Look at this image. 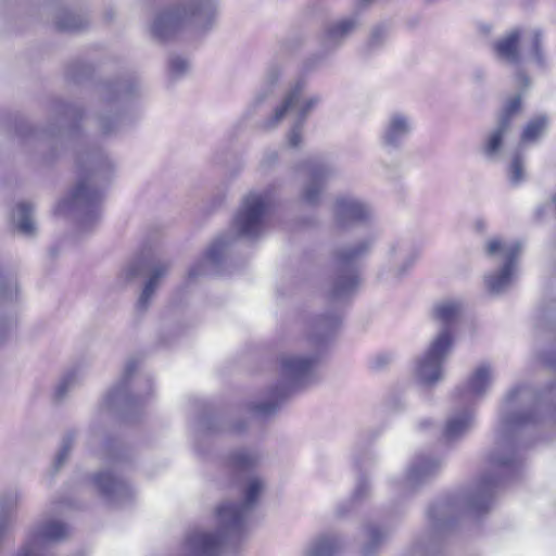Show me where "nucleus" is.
<instances>
[{
    "instance_id": "24",
    "label": "nucleus",
    "mask_w": 556,
    "mask_h": 556,
    "mask_svg": "<svg viewBox=\"0 0 556 556\" xmlns=\"http://www.w3.org/2000/svg\"><path fill=\"white\" fill-rule=\"evenodd\" d=\"M497 483L498 477L488 475L481 477L477 485L464 498L465 509L477 515L486 511L491 506Z\"/></svg>"
},
{
    "instance_id": "8",
    "label": "nucleus",
    "mask_w": 556,
    "mask_h": 556,
    "mask_svg": "<svg viewBox=\"0 0 556 556\" xmlns=\"http://www.w3.org/2000/svg\"><path fill=\"white\" fill-rule=\"evenodd\" d=\"M138 363L131 358L125 364L119 380L109 390L104 397L108 409L128 413L141 405L152 393L151 377L146 374L137 375Z\"/></svg>"
},
{
    "instance_id": "25",
    "label": "nucleus",
    "mask_w": 556,
    "mask_h": 556,
    "mask_svg": "<svg viewBox=\"0 0 556 556\" xmlns=\"http://www.w3.org/2000/svg\"><path fill=\"white\" fill-rule=\"evenodd\" d=\"M377 212L374 205L359 197L350 195V232L377 231Z\"/></svg>"
},
{
    "instance_id": "26",
    "label": "nucleus",
    "mask_w": 556,
    "mask_h": 556,
    "mask_svg": "<svg viewBox=\"0 0 556 556\" xmlns=\"http://www.w3.org/2000/svg\"><path fill=\"white\" fill-rule=\"evenodd\" d=\"M67 535V525L55 519L42 520L31 527L26 533V536H34V545L42 552H46L47 544L60 542Z\"/></svg>"
},
{
    "instance_id": "13",
    "label": "nucleus",
    "mask_w": 556,
    "mask_h": 556,
    "mask_svg": "<svg viewBox=\"0 0 556 556\" xmlns=\"http://www.w3.org/2000/svg\"><path fill=\"white\" fill-rule=\"evenodd\" d=\"M519 43H521L525 55H529L538 63L542 62L540 53L541 33L538 29H531L523 34L514 29L501 37L493 45L496 59L507 64H518L521 60Z\"/></svg>"
},
{
    "instance_id": "38",
    "label": "nucleus",
    "mask_w": 556,
    "mask_h": 556,
    "mask_svg": "<svg viewBox=\"0 0 556 556\" xmlns=\"http://www.w3.org/2000/svg\"><path fill=\"white\" fill-rule=\"evenodd\" d=\"M348 34V20L342 18L338 22L329 24L323 36V45L327 49H331L341 43Z\"/></svg>"
},
{
    "instance_id": "47",
    "label": "nucleus",
    "mask_w": 556,
    "mask_h": 556,
    "mask_svg": "<svg viewBox=\"0 0 556 556\" xmlns=\"http://www.w3.org/2000/svg\"><path fill=\"white\" fill-rule=\"evenodd\" d=\"M34 536H25L22 545L15 551L13 556H50L46 552L34 545Z\"/></svg>"
},
{
    "instance_id": "23",
    "label": "nucleus",
    "mask_w": 556,
    "mask_h": 556,
    "mask_svg": "<svg viewBox=\"0 0 556 556\" xmlns=\"http://www.w3.org/2000/svg\"><path fill=\"white\" fill-rule=\"evenodd\" d=\"M475 426V406L459 404L454 401V407L450 412L443 437L446 441L452 442L465 437Z\"/></svg>"
},
{
    "instance_id": "27",
    "label": "nucleus",
    "mask_w": 556,
    "mask_h": 556,
    "mask_svg": "<svg viewBox=\"0 0 556 556\" xmlns=\"http://www.w3.org/2000/svg\"><path fill=\"white\" fill-rule=\"evenodd\" d=\"M441 468V462L428 456H417L410 463L403 481V489L410 491L434 476Z\"/></svg>"
},
{
    "instance_id": "7",
    "label": "nucleus",
    "mask_w": 556,
    "mask_h": 556,
    "mask_svg": "<svg viewBox=\"0 0 556 556\" xmlns=\"http://www.w3.org/2000/svg\"><path fill=\"white\" fill-rule=\"evenodd\" d=\"M314 362L313 357L292 354L282 355L280 357V371L283 382L270 390L268 400L250 404V413L262 419L275 415L291 388L311 380Z\"/></svg>"
},
{
    "instance_id": "20",
    "label": "nucleus",
    "mask_w": 556,
    "mask_h": 556,
    "mask_svg": "<svg viewBox=\"0 0 556 556\" xmlns=\"http://www.w3.org/2000/svg\"><path fill=\"white\" fill-rule=\"evenodd\" d=\"M345 536L343 533L327 530L312 536L302 547L300 556H344Z\"/></svg>"
},
{
    "instance_id": "42",
    "label": "nucleus",
    "mask_w": 556,
    "mask_h": 556,
    "mask_svg": "<svg viewBox=\"0 0 556 556\" xmlns=\"http://www.w3.org/2000/svg\"><path fill=\"white\" fill-rule=\"evenodd\" d=\"M366 545L364 546V553L370 554L378 547L388 536V532L381 530L376 526H369L366 529Z\"/></svg>"
},
{
    "instance_id": "49",
    "label": "nucleus",
    "mask_w": 556,
    "mask_h": 556,
    "mask_svg": "<svg viewBox=\"0 0 556 556\" xmlns=\"http://www.w3.org/2000/svg\"><path fill=\"white\" fill-rule=\"evenodd\" d=\"M389 37V27L387 25L376 26L369 37V46L371 48H378L386 42Z\"/></svg>"
},
{
    "instance_id": "2",
    "label": "nucleus",
    "mask_w": 556,
    "mask_h": 556,
    "mask_svg": "<svg viewBox=\"0 0 556 556\" xmlns=\"http://www.w3.org/2000/svg\"><path fill=\"white\" fill-rule=\"evenodd\" d=\"M547 399L529 386L511 389L503 403L493 451L489 457L492 469L504 472L516 460L518 433L521 429L541 421L545 415L555 414Z\"/></svg>"
},
{
    "instance_id": "15",
    "label": "nucleus",
    "mask_w": 556,
    "mask_h": 556,
    "mask_svg": "<svg viewBox=\"0 0 556 556\" xmlns=\"http://www.w3.org/2000/svg\"><path fill=\"white\" fill-rule=\"evenodd\" d=\"M416 261L415 253L405 241H395L389 245L387 258L378 278L384 285L397 283L413 267Z\"/></svg>"
},
{
    "instance_id": "60",
    "label": "nucleus",
    "mask_w": 556,
    "mask_h": 556,
    "mask_svg": "<svg viewBox=\"0 0 556 556\" xmlns=\"http://www.w3.org/2000/svg\"><path fill=\"white\" fill-rule=\"evenodd\" d=\"M402 407H404V404H402L401 406H396V405H394V406H393V409H394V410H399V409H401Z\"/></svg>"
},
{
    "instance_id": "53",
    "label": "nucleus",
    "mask_w": 556,
    "mask_h": 556,
    "mask_svg": "<svg viewBox=\"0 0 556 556\" xmlns=\"http://www.w3.org/2000/svg\"><path fill=\"white\" fill-rule=\"evenodd\" d=\"M369 491V484L366 478H361L355 491V498L364 497Z\"/></svg>"
},
{
    "instance_id": "18",
    "label": "nucleus",
    "mask_w": 556,
    "mask_h": 556,
    "mask_svg": "<svg viewBox=\"0 0 556 556\" xmlns=\"http://www.w3.org/2000/svg\"><path fill=\"white\" fill-rule=\"evenodd\" d=\"M307 170L309 179L303 186L300 199L303 203L315 206L319 203L320 194L326 182L333 176V167L319 160H308L302 164Z\"/></svg>"
},
{
    "instance_id": "29",
    "label": "nucleus",
    "mask_w": 556,
    "mask_h": 556,
    "mask_svg": "<svg viewBox=\"0 0 556 556\" xmlns=\"http://www.w3.org/2000/svg\"><path fill=\"white\" fill-rule=\"evenodd\" d=\"M169 267L170 264L168 262H159L151 268L150 277L144 283L136 303L137 313L143 314L148 311L159 288L160 280L168 273Z\"/></svg>"
},
{
    "instance_id": "40",
    "label": "nucleus",
    "mask_w": 556,
    "mask_h": 556,
    "mask_svg": "<svg viewBox=\"0 0 556 556\" xmlns=\"http://www.w3.org/2000/svg\"><path fill=\"white\" fill-rule=\"evenodd\" d=\"M78 383L76 371H68L61 377L53 391L55 402H62L66 399L68 392Z\"/></svg>"
},
{
    "instance_id": "57",
    "label": "nucleus",
    "mask_w": 556,
    "mask_h": 556,
    "mask_svg": "<svg viewBox=\"0 0 556 556\" xmlns=\"http://www.w3.org/2000/svg\"><path fill=\"white\" fill-rule=\"evenodd\" d=\"M390 361V357L389 356H377L375 358V364H376V367H381L386 364H388Z\"/></svg>"
},
{
    "instance_id": "45",
    "label": "nucleus",
    "mask_w": 556,
    "mask_h": 556,
    "mask_svg": "<svg viewBox=\"0 0 556 556\" xmlns=\"http://www.w3.org/2000/svg\"><path fill=\"white\" fill-rule=\"evenodd\" d=\"M17 295V283L11 274L0 276V299L11 301Z\"/></svg>"
},
{
    "instance_id": "44",
    "label": "nucleus",
    "mask_w": 556,
    "mask_h": 556,
    "mask_svg": "<svg viewBox=\"0 0 556 556\" xmlns=\"http://www.w3.org/2000/svg\"><path fill=\"white\" fill-rule=\"evenodd\" d=\"M201 427L210 431H231L240 433L247 428L245 421H238L235 425H222L216 418H204Z\"/></svg>"
},
{
    "instance_id": "50",
    "label": "nucleus",
    "mask_w": 556,
    "mask_h": 556,
    "mask_svg": "<svg viewBox=\"0 0 556 556\" xmlns=\"http://www.w3.org/2000/svg\"><path fill=\"white\" fill-rule=\"evenodd\" d=\"M333 212L336 222L344 228L348 222V201L344 197L337 199Z\"/></svg>"
},
{
    "instance_id": "3",
    "label": "nucleus",
    "mask_w": 556,
    "mask_h": 556,
    "mask_svg": "<svg viewBox=\"0 0 556 556\" xmlns=\"http://www.w3.org/2000/svg\"><path fill=\"white\" fill-rule=\"evenodd\" d=\"M264 489L265 481L261 477L252 475L244 478L241 483L242 501H225L216 509L219 529L216 532L191 531L179 556H218L226 542H239Z\"/></svg>"
},
{
    "instance_id": "21",
    "label": "nucleus",
    "mask_w": 556,
    "mask_h": 556,
    "mask_svg": "<svg viewBox=\"0 0 556 556\" xmlns=\"http://www.w3.org/2000/svg\"><path fill=\"white\" fill-rule=\"evenodd\" d=\"M464 303L458 299H444L437 302L431 312L433 321L439 327L435 336L446 333L450 344L454 343V329L464 313Z\"/></svg>"
},
{
    "instance_id": "46",
    "label": "nucleus",
    "mask_w": 556,
    "mask_h": 556,
    "mask_svg": "<svg viewBox=\"0 0 556 556\" xmlns=\"http://www.w3.org/2000/svg\"><path fill=\"white\" fill-rule=\"evenodd\" d=\"M190 68V63L186 58L180 55H170L168 60V71L173 78H180Z\"/></svg>"
},
{
    "instance_id": "5",
    "label": "nucleus",
    "mask_w": 556,
    "mask_h": 556,
    "mask_svg": "<svg viewBox=\"0 0 556 556\" xmlns=\"http://www.w3.org/2000/svg\"><path fill=\"white\" fill-rule=\"evenodd\" d=\"M216 9V0H174L155 13L151 35L159 41H166L186 25L206 33L215 24Z\"/></svg>"
},
{
    "instance_id": "55",
    "label": "nucleus",
    "mask_w": 556,
    "mask_h": 556,
    "mask_svg": "<svg viewBox=\"0 0 556 556\" xmlns=\"http://www.w3.org/2000/svg\"><path fill=\"white\" fill-rule=\"evenodd\" d=\"M348 511L346 504L344 502L337 505L334 514L338 518H344Z\"/></svg>"
},
{
    "instance_id": "4",
    "label": "nucleus",
    "mask_w": 556,
    "mask_h": 556,
    "mask_svg": "<svg viewBox=\"0 0 556 556\" xmlns=\"http://www.w3.org/2000/svg\"><path fill=\"white\" fill-rule=\"evenodd\" d=\"M142 90L140 80L134 75L108 80L99 86L101 109L96 119L103 135L114 134L135 122L139 116L137 101Z\"/></svg>"
},
{
    "instance_id": "9",
    "label": "nucleus",
    "mask_w": 556,
    "mask_h": 556,
    "mask_svg": "<svg viewBox=\"0 0 556 556\" xmlns=\"http://www.w3.org/2000/svg\"><path fill=\"white\" fill-rule=\"evenodd\" d=\"M484 252L486 256L503 262L498 270L484 276L486 290L492 294H501L513 285L521 245L517 241H506L494 237L486 241Z\"/></svg>"
},
{
    "instance_id": "22",
    "label": "nucleus",
    "mask_w": 556,
    "mask_h": 556,
    "mask_svg": "<svg viewBox=\"0 0 556 556\" xmlns=\"http://www.w3.org/2000/svg\"><path fill=\"white\" fill-rule=\"evenodd\" d=\"M413 129V118L404 112L391 113L381 131L380 141L386 150H396L402 147L404 140Z\"/></svg>"
},
{
    "instance_id": "17",
    "label": "nucleus",
    "mask_w": 556,
    "mask_h": 556,
    "mask_svg": "<svg viewBox=\"0 0 556 556\" xmlns=\"http://www.w3.org/2000/svg\"><path fill=\"white\" fill-rule=\"evenodd\" d=\"M92 482L101 496L111 505L121 506L131 500L134 490L129 483L113 469H103L96 473Z\"/></svg>"
},
{
    "instance_id": "43",
    "label": "nucleus",
    "mask_w": 556,
    "mask_h": 556,
    "mask_svg": "<svg viewBox=\"0 0 556 556\" xmlns=\"http://www.w3.org/2000/svg\"><path fill=\"white\" fill-rule=\"evenodd\" d=\"M91 73L92 66L83 61H74L70 63L66 68V76L75 83H79L89 77Z\"/></svg>"
},
{
    "instance_id": "51",
    "label": "nucleus",
    "mask_w": 556,
    "mask_h": 556,
    "mask_svg": "<svg viewBox=\"0 0 556 556\" xmlns=\"http://www.w3.org/2000/svg\"><path fill=\"white\" fill-rule=\"evenodd\" d=\"M125 456H126V452L119 445L114 444L113 446L108 447L106 457H108V460L110 462V464L114 468L119 467L122 465V463L125 459Z\"/></svg>"
},
{
    "instance_id": "28",
    "label": "nucleus",
    "mask_w": 556,
    "mask_h": 556,
    "mask_svg": "<svg viewBox=\"0 0 556 556\" xmlns=\"http://www.w3.org/2000/svg\"><path fill=\"white\" fill-rule=\"evenodd\" d=\"M235 236L231 233H225L219 236L206 250L204 257L194 263L189 271V279H195L206 274L207 264L217 267L222 262V258L226 252V249L233 242Z\"/></svg>"
},
{
    "instance_id": "52",
    "label": "nucleus",
    "mask_w": 556,
    "mask_h": 556,
    "mask_svg": "<svg viewBox=\"0 0 556 556\" xmlns=\"http://www.w3.org/2000/svg\"><path fill=\"white\" fill-rule=\"evenodd\" d=\"M278 160V153L275 150H267L264 153V156L261 161V165L263 167H269L274 165Z\"/></svg>"
},
{
    "instance_id": "33",
    "label": "nucleus",
    "mask_w": 556,
    "mask_h": 556,
    "mask_svg": "<svg viewBox=\"0 0 556 556\" xmlns=\"http://www.w3.org/2000/svg\"><path fill=\"white\" fill-rule=\"evenodd\" d=\"M33 216L34 207L30 203L22 202L17 204L12 218L22 235L33 236L35 233L36 226Z\"/></svg>"
},
{
    "instance_id": "56",
    "label": "nucleus",
    "mask_w": 556,
    "mask_h": 556,
    "mask_svg": "<svg viewBox=\"0 0 556 556\" xmlns=\"http://www.w3.org/2000/svg\"><path fill=\"white\" fill-rule=\"evenodd\" d=\"M384 168V176L388 179H395L396 178V168L388 165H383Z\"/></svg>"
},
{
    "instance_id": "61",
    "label": "nucleus",
    "mask_w": 556,
    "mask_h": 556,
    "mask_svg": "<svg viewBox=\"0 0 556 556\" xmlns=\"http://www.w3.org/2000/svg\"><path fill=\"white\" fill-rule=\"evenodd\" d=\"M553 205H554V206H555V208H556V195H555V197H554V199H553Z\"/></svg>"
},
{
    "instance_id": "34",
    "label": "nucleus",
    "mask_w": 556,
    "mask_h": 556,
    "mask_svg": "<svg viewBox=\"0 0 556 556\" xmlns=\"http://www.w3.org/2000/svg\"><path fill=\"white\" fill-rule=\"evenodd\" d=\"M54 24L61 31H74L84 28L88 24V20L80 13L61 9L55 16Z\"/></svg>"
},
{
    "instance_id": "14",
    "label": "nucleus",
    "mask_w": 556,
    "mask_h": 556,
    "mask_svg": "<svg viewBox=\"0 0 556 556\" xmlns=\"http://www.w3.org/2000/svg\"><path fill=\"white\" fill-rule=\"evenodd\" d=\"M376 239L377 231L350 232V295L364 285L367 261Z\"/></svg>"
},
{
    "instance_id": "16",
    "label": "nucleus",
    "mask_w": 556,
    "mask_h": 556,
    "mask_svg": "<svg viewBox=\"0 0 556 556\" xmlns=\"http://www.w3.org/2000/svg\"><path fill=\"white\" fill-rule=\"evenodd\" d=\"M493 381V369L489 363H481L468 375L454 392V401L459 404L472 405L481 401L491 388Z\"/></svg>"
},
{
    "instance_id": "48",
    "label": "nucleus",
    "mask_w": 556,
    "mask_h": 556,
    "mask_svg": "<svg viewBox=\"0 0 556 556\" xmlns=\"http://www.w3.org/2000/svg\"><path fill=\"white\" fill-rule=\"evenodd\" d=\"M509 180L513 185H518L523 180L525 172L523 164L519 155H516L508 169Z\"/></svg>"
},
{
    "instance_id": "30",
    "label": "nucleus",
    "mask_w": 556,
    "mask_h": 556,
    "mask_svg": "<svg viewBox=\"0 0 556 556\" xmlns=\"http://www.w3.org/2000/svg\"><path fill=\"white\" fill-rule=\"evenodd\" d=\"M261 458L260 452L255 448H238L229 454L226 466L233 476H240L253 470Z\"/></svg>"
},
{
    "instance_id": "41",
    "label": "nucleus",
    "mask_w": 556,
    "mask_h": 556,
    "mask_svg": "<svg viewBox=\"0 0 556 556\" xmlns=\"http://www.w3.org/2000/svg\"><path fill=\"white\" fill-rule=\"evenodd\" d=\"M547 126L545 116H540L531 121L523 130L521 140L523 142H531L536 140Z\"/></svg>"
},
{
    "instance_id": "32",
    "label": "nucleus",
    "mask_w": 556,
    "mask_h": 556,
    "mask_svg": "<svg viewBox=\"0 0 556 556\" xmlns=\"http://www.w3.org/2000/svg\"><path fill=\"white\" fill-rule=\"evenodd\" d=\"M338 275L330 288L329 298L332 301H340L348 295V251L342 249L336 253Z\"/></svg>"
},
{
    "instance_id": "54",
    "label": "nucleus",
    "mask_w": 556,
    "mask_h": 556,
    "mask_svg": "<svg viewBox=\"0 0 556 556\" xmlns=\"http://www.w3.org/2000/svg\"><path fill=\"white\" fill-rule=\"evenodd\" d=\"M14 320L12 318H0V340H2L5 334L13 328Z\"/></svg>"
},
{
    "instance_id": "11",
    "label": "nucleus",
    "mask_w": 556,
    "mask_h": 556,
    "mask_svg": "<svg viewBox=\"0 0 556 556\" xmlns=\"http://www.w3.org/2000/svg\"><path fill=\"white\" fill-rule=\"evenodd\" d=\"M51 111L52 118L47 129H34L27 123L21 122L16 126L17 135L21 137L30 135L36 138L74 136L77 131L78 123L84 117V111L79 106L62 100H55Z\"/></svg>"
},
{
    "instance_id": "36",
    "label": "nucleus",
    "mask_w": 556,
    "mask_h": 556,
    "mask_svg": "<svg viewBox=\"0 0 556 556\" xmlns=\"http://www.w3.org/2000/svg\"><path fill=\"white\" fill-rule=\"evenodd\" d=\"M22 500L23 493L16 488L0 492V516L15 520V514Z\"/></svg>"
},
{
    "instance_id": "1",
    "label": "nucleus",
    "mask_w": 556,
    "mask_h": 556,
    "mask_svg": "<svg viewBox=\"0 0 556 556\" xmlns=\"http://www.w3.org/2000/svg\"><path fill=\"white\" fill-rule=\"evenodd\" d=\"M114 163L100 149H89L76 156L77 181L56 206L55 213L73 218L87 232L101 218L103 189L114 174Z\"/></svg>"
},
{
    "instance_id": "19",
    "label": "nucleus",
    "mask_w": 556,
    "mask_h": 556,
    "mask_svg": "<svg viewBox=\"0 0 556 556\" xmlns=\"http://www.w3.org/2000/svg\"><path fill=\"white\" fill-rule=\"evenodd\" d=\"M521 100L519 96L510 99L504 108V111L494 129L485 136L481 144V153L490 161H496L503 147V140L507 134L513 115L519 111Z\"/></svg>"
},
{
    "instance_id": "6",
    "label": "nucleus",
    "mask_w": 556,
    "mask_h": 556,
    "mask_svg": "<svg viewBox=\"0 0 556 556\" xmlns=\"http://www.w3.org/2000/svg\"><path fill=\"white\" fill-rule=\"evenodd\" d=\"M306 83L296 80L283 96L281 102L276 105L270 116L258 123L257 127L264 131L276 129L289 113L293 114V123L288 132V144L298 148L303 140V130L311 113L321 102L318 93L304 97Z\"/></svg>"
},
{
    "instance_id": "12",
    "label": "nucleus",
    "mask_w": 556,
    "mask_h": 556,
    "mask_svg": "<svg viewBox=\"0 0 556 556\" xmlns=\"http://www.w3.org/2000/svg\"><path fill=\"white\" fill-rule=\"evenodd\" d=\"M269 203L267 192H250L245 195L232 222V229L238 237L254 240L264 232Z\"/></svg>"
},
{
    "instance_id": "31",
    "label": "nucleus",
    "mask_w": 556,
    "mask_h": 556,
    "mask_svg": "<svg viewBox=\"0 0 556 556\" xmlns=\"http://www.w3.org/2000/svg\"><path fill=\"white\" fill-rule=\"evenodd\" d=\"M282 71L283 64L278 58L273 59L268 63L265 72V83L267 84V87L255 94L254 99L252 100L248 109L249 115L255 114L257 110L262 106V104L266 102V100L271 93V87L279 80Z\"/></svg>"
},
{
    "instance_id": "35",
    "label": "nucleus",
    "mask_w": 556,
    "mask_h": 556,
    "mask_svg": "<svg viewBox=\"0 0 556 556\" xmlns=\"http://www.w3.org/2000/svg\"><path fill=\"white\" fill-rule=\"evenodd\" d=\"M149 267V262L144 255L130 260L121 270L117 280L121 286H125L141 277Z\"/></svg>"
},
{
    "instance_id": "58",
    "label": "nucleus",
    "mask_w": 556,
    "mask_h": 556,
    "mask_svg": "<svg viewBox=\"0 0 556 556\" xmlns=\"http://www.w3.org/2000/svg\"><path fill=\"white\" fill-rule=\"evenodd\" d=\"M518 80L520 83H523L526 86H528V78L523 74H521V73L518 74Z\"/></svg>"
},
{
    "instance_id": "10",
    "label": "nucleus",
    "mask_w": 556,
    "mask_h": 556,
    "mask_svg": "<svg viewBox=\"0 0 556 556\" xmlns=\"http://www.w3.org/2000/svg\"><path fill=\"white\" fill-rule=\"evenodd\" d=\"M447 334L434 336L428 349L419 355L413 368L414 379L425 388H433L444 378L443 364L452 352Z\"/></svg>"
},
{
    "instance_id": "39",
    "label": "nucleus",
    "mask_w": 556,
    "mask_h": 556,
    "mask_svg": "<svg viewBox=\"0 0 556 556\" xmlns=\"http://www.w3.org/2000/svg\"><path fill=\"white\" fill-rule=\"evenodd\" d=\"M75 440H76V432L71 430V431H67L62 440H61V444H60V448L54 457V460H53V470L56 472L60 470V468L66 463V460L68 459L70 457V454H71V451L74 446V443H75Z\"/></svg>"
},
{
    "instance_id": "59",
    "label": "nucleus",
    "mask_w": 556,
    "mask_h": 556,
    "mask_svg": "<svg viewBox=\"0 0 556 556\" xmlns=\"http://www.w3.org/2000/svg\"><path fill=\"white\" fill-rule=\"evenodd\" d=\"M546 363H547L549 366H552V367L556 368V359H546Z\"/></svg>"
},
{
    "instance_id": "37",
    "label": "nucleus",
    "mask_w": 556,
    "mask_h": 556,
    "mask_svg": "<svg viewBox=\"0 0 556 556\" xmlns=\"http://www.w3.org/2000/svg\"><path fill=\"white\" fill-rule=\"evenodd\" d=\"M455 505L447 503H440L434 505L430 511L429 517L435 531H442L448 528L454 519Z\"/></svg>"
}]
</instances>
